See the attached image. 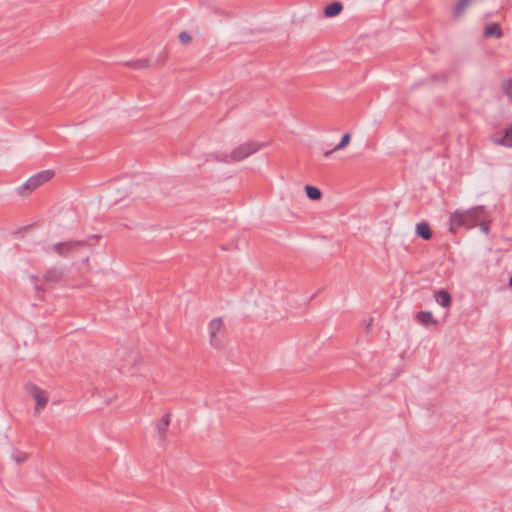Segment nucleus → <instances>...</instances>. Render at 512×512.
<instances>
[{"mask_svg": "<svg viewBox=\"0 0 512 512\" xmlns=\"http://www.w3.org/2000/svg\"><path fill=\"white\" fill-rule=\"evenodd\" d=\"M54 173L51 170H45L32 176L28 181L21 187V194H25V190L29 192L33 191L40 185L44 184L53 177Z\"/></svg>", "mask_w": 512, "mask_h": 512, "instance_id": "obj_7", "label": "nucleus"}, {"mask_svg": "<svg viewBox=\"0 0 512 512\" xmlns=\"http://www.w3.org/2000/svg\"><path fill=\"white\" fill-rule=\"evenodd\" d=\"M350 140H351L350 134L349 133L344 134L340 143L334 148V151L341 150V149L345 148L349 144Z\"/></svg>", "mask_w": 512, "mask_h": 512, "instance_id": "obj_17", "label": "nucleus"}, {"mask_svg": "<svg viewBox=\"0 0 512 512\" xmlns=\"http://www.w3.org/2000/svg\"><path fill=\"white\" fill-rule=\"evenodd\" d=\"M209 343L213 348L222 349L227 342V331L222 318L212 319L207 327Z\"/></svg>", "mask_w": 512, "mask_h": 512, "instance_id": "obj_2", "label": "nucleus"}, {"mask_svg": "<svg viewBox=\"0 0 512 512\" xmlns=\"http://www.w3.org/2000/svg\"><path fill=\"white\" fill-rule=\"evenodd\" d=\"M494 142L504 146L512 147V128L507 129L502 138L494 139Z\"/></svg>", "mask_w": 512, "mask_h": 512, "instance_id": "obj_14", "label": "nucleus"}, {"mask_svg": "<svg viewBox=\"0 0 512 512\" xmlns=\"http://www.w3.org/2000/svg\"><path fill=\"white\" fill-rule=\"evenodd\" d=\"M372 322H373V319H370V320H369V323H368V327H370V326H371Z\"/></svg>", "mask_w": 512, "mask_h": 512, "instance_id": "obj_22", "label": "nucleus"}, {"mask_svg": "<svg viewBox=\"0 0 512 512\" xmlns=\"http://www.w3.org/2000/svg\"><path fill=\"white\" fill-rule=\"evenodd\" d=\"M510 286L512 287V275H511V278H510V282H509Z\"/></svg>", "mask_w": 512, "mask_h": 512, "instance_id": "obj_23", "label": "nucleus"}, {"mask_svg": "<svg viewBox=\"0 0 512 512\" xmlns=\"http://www.w3.org/2000/svg\"><path fill=\"white\" fill-rule=\"evenodd\" d=\"M178 38L183 45H187L192 42V36L186 31L181 32Z\"/></svg>", "mask_w": 512, "mask_h": 512, "instance_id": "obj_19", "label": "nucleus"}, {"mask_svg": "<svg viewBox=\"0 0 512 512\" xmlns=\"http://www.w3.org/2000/svg\"><path fill=\"white\" fill-rule=\"evenodd\" d=\"M54 173L51 170H45L32 176L28 181L21 187V194H25V190L29 192L33 191L40 185L44 184L53 177Z\"/></svg>", "mask_w": 512, "mask_h": 512, "instance_id": "obj_6", "label": "nucleus"}, {"mask_svg": "<svg viewBox=\"0 0 512 512\" xmlns=\"http://www.w3.org/2000/svg\"><path fill=\"white\" fill-rule=\"evenodd\" d=\"M502 90L508 97L512 98V79L506 80L502 83Z\"/></svg>", "mask_w": 512, "mask_h": 512, "instance_id": "obj_18", "label": "nucleus"}, {"mask_svg": "<svg viewBox=\"0 0 512 512\" xmlns=\"http://www.w3.org/2000/svg\"><path fill=\"white\" fill-rule=\"evenodd\" d=\"M35 286H36V288H37L38 290H39V289H42V284H41V283H40V281H38V280L35 282Z\"/></svg>", "mask_w": 512, "mask_h": 512, "instance_id": "obj_21", "label": "nucleus"}, {"mask_svg": "<svg viewBox=\"0 0 512 512\" xmlns=\"http://www.w3.org/2000/svg\"><path fill=\"white\" fill-rule=\"evenodd\" d=\"M260 148L261 145L256 142H247L234 148L229 154H224L221 160L225 162L241 161L257 152Z\"/></svg>", "mask_w": 512, "mask_h": 512, "instance_id": "obj_3", "label": "nucleus"}, {"mask_svg": "<svg viewBox=\"0 0 512 512\" xmlns=\"http://www.w3.org/2000/svg\"><path fill=\"white\" fill-rule=\"evenodd\" d=\"M489 223L486 211L483 207H474L466 212H455L450 217V231L455 233L460 227L472 228L480 226L481 230L487 234L489 232Z\"/></svg>", "mask_w": 512, "mask_h": 512, "instance_id": "obj_1", "label": "nucleus"}, {"mask_svg": "<svg viewBox=\"0 0 512 512\" xmlns=\"http://www.w3.org/2000/svg\"><path fill=\"white\" fill-rule=\"evenodd\" d=\"M435 300L436 302L443 306V307H449L451 304V296L450 294L445 290H440L435 292Z\"/></svg>", "mask_w": 512, "mask_h": 512, "instance_id": "obj_9", "label": "nucleus"}, {"mask_svg": "<svg viewBox=\"0 0 512 512\" xmlns=\"http://www.w3.org/2000/svg\"><path fill=\"white\" fill-rule=\"evenodd\" d=\"M472 0H460L457 6L458 12L463 11Z\"/></svg>", "mask_w": 512, "mask_h": 512, "instance_id": "obj_20", "label": "nucleus"}, {"mask_svg": "<svg viewBox=\"0 0 512 512\" xmlns=\"http://www.w3.org/2000/svg\"><path fill=\"white\" fill-rule=\"evenodd\" d=\"M61 278V273L56 271V270H51V271H48L44 276H43V283L44 284H52V283H56L60 280Z\"/></svg>", "mask_w": 512, "mask_h": 512, "instance_id": "obj_13", "label": "nucleus"}, {"mask_svg": "<svg viewBox=\"0 0 512 512\" xmlns=\"http://www.w3.org/2000/svg\"><path fill=\"white\" fill-rule=\"evenodd\" d=\"M342 10V4L339 2H333L326 6L324 14L326 17H334L338 15Z\"/></svg>", "mask_w": 512, "mask_h": 512, "instance_id": "obj_12", "label": "nucleus"}, {"mask_svg": "<svg viewBox=\"0 0 512 512\" xmlns=\"http://www.w3.org/2000/svg\"><path fill=\"white\" fill-rule=\"evenodd\" d=\"M416 233L418 236L423 238L424 240H429L432 237V233L430 227L427 223L421 222L416 226Z\"/></svg>", "mask_w": 512, "mask_h": 512, "instance_id": "obj_10", "label": "nucleus"}, {"mask_svg": "<svg viewBox=\"0 0 512 512\" xmlns=\"http://www.w3.org/2000/svg\"><path fill=\"white\" fill-rule=\"evenodd\" d=\"M29 458V453L26 451L17 450L12 454V459L18 465L25 463Z\"/></svg>", "mask_w": 512, "mask_h": 512, "instance_id": "obj_15", "label": "nucleus"}, {"mask_svg": "<svg viewBox=\"0 0 512 512\" xmlns=\"http://www.w3.org/2000/svg\"><path fill=\"white\" fill-rule=\"evenodd\" d=\"M305 191L307 196L312 200H319L322 196L321 191L314 186L307 185Z\"/></svg>", "mask_w": 512, "mask_h": 512, "instance_id": "obj_16", "label": "nucleus"}, {"mask_svg": "<svg viewBox=\"0 0 512 512\" xmlns=\"http://www.w3.org/2000/svg\"><path fill=\"white\" fill-rule=\"evenodd\" d=\"M26 391L36 403L34 408L35 413H39L48 403L49 397L47 392L34 384H28Z\"/></svg>", "mask_w": 512, "mask_h": 512, "instance_id": "obj_4", "label": "nucleus"}, {"mask_svg": "<svg viewBox=\"0 0 512 512\" xmlns=\"http://www.w3.org/2000/svg\"><path fill=\"white\" fill-rule=\"evenodd\" d=\"M85 245L83 241H65L61 243L54 244L50 247V251L58 254L59 256H69L79 249H81Z\"/></svg>", "mask_w": 512, "mask_h": 512, "instance_id": "obj_5", "label": "nucleus"}, {"mask_svg": "<svg viewBox=\"0 0 512 512\" xmlns=\"http://www.w3.org/2000/svg\"><path fill=\"white\" fill-rule=\"evenodd\" d=\"M416 319L424 325H435L436 320L434 319L431 312L421 311L417 313Z\"/></svg>", "mask_w": 512, "mask_h": 512, "instance_id": "obj_11", "label": "nucleus"}, {"mask_svg": "<svg viewBox=\"0 0 512 512\" xmlns=\"http://www.w3.org/2000/svg\"><path fill=\"white\" fill-rule=\"evenodd\" d=\"M485 37H495V38H501L502 37V29L497 23H490L485 27L484 31Z\"/></svg>", "mask_w": 512, "mask_h": 512, "instance_id": "obj_8", "label": "nucleus"}]
</instances>
